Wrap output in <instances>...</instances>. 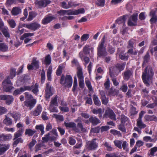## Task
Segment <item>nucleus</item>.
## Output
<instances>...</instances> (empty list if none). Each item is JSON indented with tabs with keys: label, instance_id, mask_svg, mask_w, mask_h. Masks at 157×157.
Listing matches in <instances>:
<instances>
[{
	"label": "nucleus",
	"instance_id": "obj_1",
	"mask_svg": "<svg viewBox=\"0 0 157 157\" xmlns=\"http://www.w3.org/2000/svg\"><path fill=\"white\" fill-rule=\"evenodd\" d=\"M16 69L12 68L10 71V75L5 79L2 82L3 89L4 91L10 92L13 88V84L10 80V79H13L16 76Z\"/></svg>",
	"mask_w": 157,
	"mask_h": 157
},
{
	"label": "nucleus",
	"instance_id": "obj_2",
	"mask_svg": "<svg viewBox=\"0 0 157 157\" xmlns=\"http://www.w3.org/2000/svg\"><path fill=\"white\" fill-rule=\"evenodd\" d=\"M154 74V73L151 67H148L145 69L142 74V78L144 82L147 86H149L148 81L150 78L152 77Z\"/></svg>",
	"mask_w": 157,
	"mask_h": 157
},
{
	"label": "nucleus",
	"instance_id": "obj_3",
	"mask_svg": "<svg viewBox=\"0 0 157 157\" xmlns=\"http://www.w3.org/2000/svg\"><path fill=\"white\" fill-rule=\"evenodd\" d=\"M85 10L83 8H79L78 10H63L59 11L58 13L61 15H77L80 14L84 13Z\"/></svg>",
	"mask_w": 157,
	"mask_h": 157
},
{
	"label": "nucleus",
	"instance_id": "obj_4",
	"mask_svg": "<svg viewBox=\"0 0 157 157\" xmlns=\"http://www.w3.org/2000/svg\"><path fill=\"white\" fill-rule=\"evenodd\" d=\"M105 36H104L101 40L97 48L98 55L100 57H104L107 55L105 47L104 46L105 42Z\"/></svg>",
	"mask_w": 157,
	"mask_h": 157
},
{
	"label": "nucleus",
	"instance_id": "obj_5",
	"mask_svg": "<svg viewBox=\"0 0 157 157\" xmlns=\"http://www.w3.org/2000/svg\"><path fill=\"white\" fill-rule=\"evenodd\" d=\"M125 65V63L117 64L115 67L110 68L109 71L110 76L111 77H113V73H115L117 76L118 73L124 69Z\"/></svg>",
	"mask_w": 157,
	"mask_h": 157
},
{
	"label": "nucleus",
	"instance_id": "obj_6",
	"mask_svg": "<svg viewBox=\"0 0 157 157\" xmlns=\"http://www.w3.org/2000/svg\"><path fill=\"white\" fill-rule=\"evenodd\" d=\"M50 2V0H36L35 3L39 8H42L46 7Z\"/></svg>",
	"mask_w": 157,
	"mask_h": 157
},
{
	"label": "nucleus",
	"instance_id": "obj_7",
	"mask_svg": "<svg viewBox=\"0 0 157 157\" xmlns=\"http://www.w3.org/2000/svg\"><path fill=\"white\" fill-rule=\"evenodd\" d=\"M105 117H109L113 120L116 121L117 120L115 114L111 109H109L106 110L105 112Z\"/></svg>",
	"mask_w": 157,
	"mask_h": 157
},
{
	"label": "nucleus",
	"instance_id": "obj_8",
	"mask_svg": "<svg viewBox=\"0 0 157 157\" xmlns=\"http://www.w3.org/2000/svg\"><path fill=\"white\" fill-rule=\"evenodd\" d=\"M137 14H133L129 18L128 22V25L130 26H133L136 25L137 20Z\"/></svg>",
	"mask_w": 157,
	"mask_h": 157
},
{
	"label": "nucleus",
	"instance_id": "obj_9",
	"mask_svg": "<svg viewBox=\"0 0 157 157\" xmlns=\"http://www.w3.org/2000/svg\"><path fill=\"white\" fill-rule=\"evenodd\" d=\"M13 98L12 96L10 95H1V100L6 101V103L8 105H10L13 101Z\"/></svg>",
	"mask_w": 157,
	"mask_h": 157
},
{
	"label": "nucleus",
	"instance_id": "obj_10",
	"mask_svg": "<svg viewBox=\"0 0 157 157\" xmlns=\"http://www.w3.org/2000/svg\"><path fill=\"white\" fill-rule=\"evenodd\" d=\"M36 102V100L33 99L31 100H27L25 101H24V104L26 106L29 107L30 109H31L34 107Z\"/></svg>",
	"mask_w": 157,
	"mask_h": 157
},
{
	"label": "nucleus",
	"instance_id": "obj_11",
	"mask_svg": "<svg viewBox=\"0 0 157 157\" xmlns=\"http://www.w3.org/2000/svg\"><path fill=\"white\" fill-rule=\"evenodd\" d=\"M86 122L87 124L91 123L93 125H95L100 123V121L97 117L91 116L88 120L86 121Z\"/></svg>",
	"mask_w": 157,
	"mask_h": 157
},
{
	"label": "nucleus",
	"instance_id": "obj_12",
	"mask_svg": "<svg viewBox=\"0 0 157 157\" xmlns=\"http://www.w3.org/2000/svg\"><path fill=\"white\" fill-rule=\"evenodd\" d=\"M97 144L94 140L88 142L86 144L87 148L89 150L95 149L97 148Z\"/></svg>",
	"mask_w": 157,
	"mask_h": 157
},
{
	"label": "nucleus",
	"instance_id": "obj_13",
	"mask_svg": "<svg viewBox=\"0 0 157 157\" xmlns=\"http://www.w3.org/2000/svg\"><path fill=\"white\" fill-rule=\"evenodd\" d=\"M65 125L67 128H72L75 132H78L79 130L77 127L76 124L73 122H64Z\"/></svg>",
	"mask_w": 157,
	"mask_h": 157
},
{
	"label": "nucleus",
	"instance_id": "obj_14",
	"mask_svg": "<svg viewBox=\"0 0 157 157\" xmlns=\"http://www.w3.org/2000/svg\"><path fill=\"white\" fill-rule=\"evenodd\" d=\"M72 84V78L70 75H67L65 79V86L68 88L71 87Z\"/></svg>",
	"mask_w": 157,
	"mask_h": 157
},
{
	"label": "nucleus",
	"instance_id": "obj_15",
	"mask_svg": "<svg viewBox=\"0 0 157 157\" xmlns=\"http://www.w3.org/2000/svg\"><path fill=\"white\" fill-rule=\"evenodd\" d=\"M45 92L46 98L47 99H48L53 94L51 91V86L50 85V82L47 83Z\"/></svg>",
	"mask_w": 157,
	"mask_h": 157
},
{
	"label": "nucleus",
	"instance_id": "obj_16",
	"mask_svg": "<svg viewBox=\"0 0 157 157\" xmlns=\"http://www.w3.org/2000/svg\"><path fill=\"white\" fill-rule=\"evenodd\" d=\"M40 25L37 22L29 23V29L35 31L40 27Z\"/></svg>",
	"mask_w": 157,
	"mask_h": 157
},
{
	"label": "nucleus",
	"instance_id": "obj_17",
	"mask_svg": "<svg viewBox=\"0 0 157 157\" xmlns=\"http://www.w3.org/2000/svg\"><path fill=\"white\" fill-rule=\"evenodd\" d=\"M10 145L9 144H0V155L4 154L10 148Z\"/></svg>",
	"mask_w": 157,
	"mask_h": 157
},
{
	"label": "nucleus",
	"instance_id": "obj_18",
	"mask_svg": "<svg viewBox=\"0 0 157 157\" xmlns=\"http://www.w3.org/2000/svg\"><path fill=\"white\" fill-rule=\"evenodd\" d=\"M55 18V17L54 16H48L45 17L42 20V23L44 25L47 24Z\"/></svg>",
	"mask_w": 157,
	"mask_h": 157
},
{
	"label": "nucleus",
	"instance_id": "obj_19",
	"mask_svg": "<svg viewBox=\"0 0 157 157\" xmlns=\"http://www.w3.org/2000/svg\"><path fill=\"white\" fill-rule=\"evenodd\" d=\"M83 51L85 55L89 54L90 51H91L92 53H93L94 48L90 46L89 45H86L84 47Z\"/></svg>",
	"mask_w": 157,
	"mask_h": 157
},
{
	"label": "nucleus",
	"instance_id": "obj_20",
	"mask_svg": "<svg viewBox=\"0 0 157 157\" xmlns=\"http://www.w3.org/2000/svg\"><path fill=\"white\" fill-rule=\"evenodd\" d=\"M42 111L41 105H39L37 106L33 112V115L34 116H37L40 114Z\"/></svg>",
	"mask_w": 157,
	"mask_h": 157
},
{
	"label": "nucleus",
	"instance_id": "obj_21",
	"mask_svg": "<svg viewBox=\"0 0 157 157\" xmlns=\"http://www.w3.org/2000/svg\"><path fill=\"white\" fill-rule=\"evenodd\" d=\"M144 118L146 121H157V117L154 115L150 116L146 115L145 116Z\"/></svg>",
	"mask_w": 157,
	"mask_h": 157
},
{
	"label": "nucleus",
	"instance_id": "obj_22",
	"mask_svg": "<svg viewBox=\"0 0 157 157\" xmlns=\"http://www.w3.org/2000/svg\"><path fill=\"white\" fill-rule=\"evenodd\" d=\"M0 30L2 31L5 37L7 38H9L10 37V34L9 32V30L7 26L6 27H4Z\"/></svg>",
	"mask_w": 157,
	"mask_h": 157
},
{
	"label": "nucleus",
	"instance_id": "obj_23",
	"mask_svg": "<svg viewBox=\"0 0 157 157\" xmlns=\"http://www.w3.org/2000/svg\"><path fill=\"white\" fill-rule=\"evenodd\" d=\"M21 9L18 7H15L13 8L11 11V13L13 15L16 16L21 13Z\"/></svg>",
	"mask_w": 157,
	"mask_h": 157
},
{
	"label": "nucleus",
	"instance_id": "obj_24",
	"mask_svg": "<svg viewBox=\"0 0 157 157\" xmlns=\"http://www.w3.org/2000/svg\"><path fill=\"white\" fill-rule=\"evenodd\" d=\"M150 15L151 16V18L150 19L151 23H155L157 20V16L155 15V12L151 11L150 13Z\"/></svg>",
	"mask_w": 157,
	"mask_h": 157
},
{
	"label": "nucleus",
	"instance_id": "obj_25",
	"mask_svg": "<svg viewBox=\"0 0 157 157\" xmlns=\"http://www.w3.org/2000/svg\"><path fill=\"white\" fill-rule=\"evenodd\" d=\"M136 125L140 129H142L146 127V125L142 121V120L137 119V120Z\"/></svg>",
	"mask_w": 157,
	"mask_h": 157
},
{
	"label": "nucleus",
	"instance_id": "obj_26",
	"mask_svg": "<svg viewBox=\"0 0 157 157\" xmlns=\"http://www.w3.org/2000/svg\"><path fill=\"white\" fill-rule=\"evenodd\" d=\"M57 99L58 97L57 96H56L54 98H52L51 101L50 102L49 105L58 106V105L57 101Z\"/></svg>",
	"mask_w": 157,
	"mask_h": 157
},
{
	"label": "nucleus",
	"instance_id": "obj_27",
	"mask_svg": "<svg viewBox=\"0 0 157 157\" xmlns=\"http://www.w3.org/2000/svg\"><path fill=\"white\" fill-rule=\"evenodd\" d=\"M126 15H124L120 17L116 20V23L118 24H124L126 20Z\"/></svg>",
	"mask_w": 157,
	"mask_h": 157
},
{
	"label": "nucleus",
	"instance_id": "obj_28",
	"mask_svg": "<svg viewBox=\"0 0 157 157\" xmlns=\"http://www.w3.org/2000/svg\"><path fill=\"white\" fill-rule=\"evenodd\" d=\"M37 15V13L35 12L32 11L29 12L28 18L27 19V21H31L33 18L36 16Z\"/></svg>",
	"mask_w": 157,
	"mask_h": 157
},
{
	"label": "nucleus",
	"instance_id": "obj_29",
	"mask_svg": "<svg viewBox=\"0 0 157 157\" xmlns=\"http://www.w3.org/2000/svg\"><path fill=\"white\" fill-rule=\"evenodd\" d=\"M51 57L50 55H48L45 57L44 62L45 64L47 66L50 64L51 62Z\"/></svg>",
	"mask_w": 157,
	"mask_h": 157
},
{
	"label": "nucleus",
	"instance_id": "obj_30",
	"mask_svg": "<svg viewBox=\"0 0 157 157\" xmlns=\"http://www.w3.org/2000/svg\"><path fill=\"white\" fill-rule=\"evenodd\" d=\"M8 49V46L5 43L0 44V52H5L7 51Z\"/></svg>",
	"mask_w": 157,
	"mask_h": 157
},
{
	"label": "nucleus",
	"instance_id": "obj_31",
	"mask_svg": "<svg viewBox=\"0 0 157 157\" xmlns=\"http://www.w3.org/2000/svg\"><path fill=\"white\" fill-rule=\"evenodd\" d=\"M3 123L6 125H10L12 124V121L11 119L6 116L3 120Z\"/></svg>",
	"mask_w": 157,
	"mask_h": 157
},
{
	"label": "nucleus",
	"instance_id": "obj_32",
	"mask_svg": "<svg viewBox=\"0 0 157 157\" xmlns=\"http://www.w3.org/2000/svg\"><path fill=\"white\" fill-rule=\"evenodd\" d=\"M39 61L36 60V58H33L32 61V64L34 68L37 69L39 67Z\"/></svg>",
	"mask_w": 157,
	"mask_h": 157
},
{
	"label": "nucleus",
	"instance_id": "obj_33",
	"mask_svg": "<svg viewBox=\"0 0 157 157\" xmlns=\"http://www.w3.org/2000/svg\"><path fill=\"white\" fill-rule=\"evenodd\" d=\"M61 105L62 106H60L59 107V109L63 112H68L69 111V108H68L67 106V104L65 103V104H63V102H62L61 103Z\"/></svg>",
	"mask_w": 157,
	"mask_h": 157
},
{
	"label": "nucleus",
	"instance_id": "obj_34",
	"mask_svg": "<svg viewBox=\"0 0 157 157\" xmlns=\"http://www.w3.org/2000/svg\"><path fill=\"white\" fill-rule=\"evenodd\" d=\"M35 128L37 130H40L41 135H42L44 134V127L43 124H40L39 125H36L35 127Z\"/></svg>",
	"mask_w": 157,
	"mask_h": 157
},
{
	"label": "nucleus",
	"instance_id": "obj_35",
	"mask_svg": "<svg viewBox=\"0 0 157 157\" xmlns=\"http://www.w3.org/2000/svg\"><path fill=\"white\" fill-rule=\"evenodd\" d=\"M93 101L95 105L98 106L100 105L101 102L97 96L96 95H94L93 96Z\"/></svg>",
	"mask_w": 157,
	"mask_h": 157
},
{
	"label": "nucleus",
	"instance_id": "obj_36",
	"mask_svg": "<svg viewBox=\"0 0 157 157\" xmlns=\"http://www.w3.org/2000/svg\"><path fill=\"white\" fill-rule=\"evenodd\" d=\"M143 140L144 141L146 142H155L156 141L157 139L153 140L150 136H146L143 137Z\"/></svg>",
	"mask_w": 157,
	"mask_h": 157
},
{
	"label": "nucleus",
	"instance_id": "obj_37",
	"mask_svg": "<svg viewBox=\"0 0 157 157\" xmlns=\"http://www.w3.org/2000/svg\"><path fill=\"white\" fill-rule=\"evenodd\" d=\"M52 72V68L51 67L49 66L47 72V77L48 80L51 81L52 79L51 74Z\"/></svg>",
	"mask_w": 157,
	"mask_h": 157
},
{
	"label": "nucleus",
	"instance_id": "obj_38",
	"mask_svg": "<svg viewBox=\"0 0 157 157\" xmlns=\"http://www.w3.org/2000/svg\"><path fill=\"white\" fill-rule=\"evenodd\" d=\"M10 115L14 119L15 121L19 120L20 119V115L18 113L13 112L10 113Z\"/></svg>",
	"mask_w": 157,
	"mask_h": 157
},
{
	"label": "nucleus",
	"instance_id": "obj_39",
	"mask_svg": "<svg viewBox=\"0 0 157 157\" xmlns=\"http://www.w3.org/2000/svg\"><path fill=\"white\" fill-rule=\"evenodd\" d=\"M23 133V130L22 129H19L17 132L14 133V138L13 140H15V139L21 136Z\"/></svg>",
	"mask_w": 157,
	"mask_h": 157
},
{
	"label": "nucleus",
	"instance_id": "obj_40",
	"mask_svg": "<svg viewBox=\"0 0 157 157\" xmlns=\"http://www.w3.org/2000/svg\"><path fill=\"white\" fill-rule=\"evenodd\" d=\"M77 75L78 78V80H84V77L82 69H79L77 72Z\"/></svg>",
	"mask_w": 157,
	"mask_h": 157
},
{
	"label": "nucleus",
	"instance_id": "obj_41",
	"mask_svg": "<svg viewBox=\"0 0 157 157\" xmlns=\"http://www.w3.org/2000/svg\"><path fill=\"white\" fill-rule=\"evenodd\" d=\"M122 140H115L113 141V143H114V144L115 145L119 148V149H121L122 148Z\"/></svg>",
	"mask_w": 157,
	"mask_h": 157
},
{
	"label": "nucleus",
	"instance_id": "obj_42",
	"mask_svg": "<svg viewBox=\"0 0 157 157\" xmlns=\"http://www.w3.org/2000/svg\"><path fill=\"white\" fill-rule=\"evenodd\" d=\"M38 84L36 83L35 85H33L31 86L32 92L35 94H36L38 91Z\"/></svg>",
	"mask_w": 157,
	"mask_h": 157
},
{
	"label": "nucleus",
	"instance_id": "obj_43",
	"mask_svg": "<svg viewBox=\"0 0 157 157\" xmlns=\"http://www.w3.org/2000/svg\"><path fill=\"white\" fill-rule=\"evenodd\" d=\"M132 73L130 71H127L124 73V79L128 80L132 75Z\"/></svg>",
	"mask_w": 157,
	"mask_h": 157
},
{
	"label": "nucleus",
	"instance_id": "obj_44",
	"mask_svg": "<svg viewBox=\"0 0 157 157\" xmlns=\"http://www.w3.org/2000/svg\"><path fill=\"white\" fill-rule=\"evenodd\" d=\"M55 106L52 105H49L48 110L51 112L58 113L59 110L58 108L55 107Z\"/></svg>",
	"mask_w": 157,
	"mask_h": 157
},
{
	"label": "nucleus",
	"instance_id": "obj_45",
	"mask_svg": "<svg viewBox=\"0 0 157 157\" xmlns=\"http://www.w3.org/2000/svg\"><path fill=\"white\" fill-rule=\"evenodd\" d=\"M8 22L10 26L12 28H14L16 25L15 21L13 19H9L8 20Z\"/></svg>",
	"mask_w": 157,
	"mask_h": 157
},
{
	"label": "nucleus",
	"instance_id": "obj_46",
	"mask_svg": "<svg viewBox=\"0 0 157 157\" xmlns=\"http://www.w3.org/2000/svg\"><path fill=\"white\" fill-rule=\"evenodd\" d=\"M35 131L31 129H27L26 130L25 134V135H28L29 136H33L35 132Z\"/></svg>",
	"mask_w": 157,
	"mask_h": 157
},
{
	"label": "nucleus",
	"instance_id": "obj_47",
	"mask_svg": "<svg viewBox=\"0 0 157 157\" xmlns=\"http://www.w3.org/2000/svg\"><path fill=\"white\" fill-rule=\"evenodd\" d=\"M104 145L106 147L107 151H112L113 150V148L111 146V145L109 143L105 142L104 143Z\"/></svg>",
	"mask_w": 157,
	"mask_h": 157
},
{
	"label": "nucleus",
	"instance_id": "obj_48",
	"mask_svg": "<svg viewBox=\"0 0 157 157\" xmlns=\"http://www.w3.org/2000/svg\"><path fill=\"white\" fill-rule=\"evenodd\" d=\"M126 54L121 53V54H117V56L119 55V57L120 59L123 60H127L128 59V56L126 55Z\"/></svg>",
	"mask_w": 157,
	"mask_h": 157
},
{
	"label": "nucleus",
	"instance_id": "obj_49",
	"mask_svg": "<svg viewBox=\"0 0 157 157\" xmlns=\"http://www.w3.org/2000/svg\"><path fill=\"white\" fill-rule=\"evenodd\" d=\"M15 140L13 144L14 146H16L19 143H22L23 142V140L21 138H18Z\"/></svg>",
	"mask_w": 157,
	"mask_h": 157
},
{
	"label": "nucleus",
	"instance_id": "obj_50",
	"mask_svg": "<svg viewBox=\"0 0 157 157\" xmlns=\"http://www.w3.org/2000/svg\"><path fill=\"white\" fill-rule=\"evenodd\" d=\"M50 133L45 135L44 137L42 138V140L43 141V143L44 142H47L48 140H50L49 137Z\"/></svg>",
	"mask_w": 157,
	"mask_h": 157
},
{
	"label": "nucleus",
	"instance_id": "obj_51",
	"mask_svg": "<svg viewBox=\"0 0 157 157\" xmlns=\"http://www.w3.org/2000/svg\"><path fill=\"white\" fill-rule=\"evenodd\" d=\"M23 88L22 87L20 88L19 89H17L15 90L13 92V95H17L18 94H20L24 92L23 90Z\"/></svg>",
	"mask_w": 157,
	"mask_h": 157
},
{
	"label": "nucleus",
	"instance_id": "obj_52",
	"mask_svg": "<svg viewBox=\"0 0 157 157\" xmlns=\"http://www.w3.org/2000/svg\"><path fill=\"white\" fill-rule=\"evenodd\" d=\"M75 121L76 122H78V127L81 129L82 131H84V129L83 128L81 121L79 119V118L76 119Z\"/></svg>",
	"mask_w": 157,
	"mask_h": 157
},
{
	"label": "nucleus",
	"instance_id": "obj_53",
	"mask_svg": "<svg viewBox=\"0 0 157 157\" xmlns=\"http://www.w3.org/2000/svg\"><path fill=\"white\" fill-rule=\"evenodd\" d=\"M136 41L135 40L131 39L128 42L127 48H128L133 47V44L135 43Z\"/></svg>",
	"mask_w": 157,
	"mask_h": 157
},
{
	"label": "nucleus",
	"instance_id": "obj_54",
	"mask_svg": "<svg viewBox=\"0 0 157 157\" xmlns=\"http://www.w3.org/2000/svg\"><path fill=\"white\" fill-rule=\"evenodd\" d=\"M53 117H55L56 119L62 121L63 120V116L61 115H58L56 114H54Z\"/></svg>",
	"mask_w": 157,
	"mask_h": 157
},
{
	"label": "nucleus",
	"instance_id": "obj_55",
	"mask_svg": "<svg viewBox=\"0 0 157 157\" xmlns=\"http://www.w3.org/2000/svg\"><path fill=\"white\" fill-rule=\"evenodd\" d=\"M138 51L136 50H134L132 48H131L128 50L127 53L132 55H136L137 54Z\"/></svg>",
	"mask_w": 157,
	"mask_h": 157
},
{
	"label": "nucleus",
	"instance_id": "obj_56",
	"mask_svg": "<svg viewBox=\"0 0 157 157\" xmlns=\"http://www.w3.org/2000/svg\"><path fill=\"white\" fill-rule=\"evenodd\" d=\"M150 155L151 156H153L155 153L157 151V147H155L151 149L149 151Z\"/></svg>",
	"mask_w": 157,
	"mask_h": 157
},
{
	"label": "nucleus",
	"instance_id": "obj_57",
	"mask_svg": "<svg viewBox=\"0 0 157 157\" xmlns=\"http://www.w3.org/2000/svg\"><path fill=\"white\" fill-rule=\"evenodd\" d=\"M77 86V79L76 77H74V84L72 90L73 91L75 90Z\"/></svg>",
	"mask_w": 157,
	"mask_h": 157
},
{
	"label": "nucleus",
	"instance_id": "obj_58",
	"mask_svg": "<svg viewBox=\"0 0 157 157\" xmlns=\"http://www.w3.org/2000/svg\"><path fill=\"white\" fill-rule=\"evenodd\" d=\"M7 112V109L5 107L0 106V115L5 114Z\"/></svg>",
	"mask_w": 157,
	"mask_h": 157
},
{
	"label": "nucleus",
	"instance_id": "obj_59",
	"mask_svg": "<svg viewBox=\"0 0 157 157\" xmlns=\"http://www.w3.org/2000/svg\"><path fill=\"white\" fill-rule=\"evenodd\" d=\"M45 79V73L44 70H42L41 74V81L42 83L44 82Z\"/></svg>",
	"mask_w": 157,
	"mask_h": 157
},
{
	"label": "nucleus",
	"instance_id": "obj_60",
	"mask_svg": "<svg viewBox=\"0 0 157 157\" xmlns=\"http://www.w3.org/2000/svg\"><path fill=\"white\" fill-rule=\"evenodd\" d=\"M21 28H19L18 25L17 28V30L16 31V33L19 35L22 34L24 32L25 29H21Z\"/></svg>",
	"mask_w": 157,
	"mask_h": 157
},
{
	"label": "nucleus",
	"instance_id": "obj_61",
	"mask_svg": "<svg viewBox=\"0 0 157 157\" xmlns=\"http://www.w3.org/2000/svg\"><path fill=\"white\" fill-rule=\"evenodd\" d=\"M63 67L62 65H60L58 67V69L56 71V74L57 75H60L62 73Z\"/></svg>",
	"mask_w": 157,
	"mask_h": 157
},
{
	"label": "nucleus",
	"instance_id": "obj_62",
	"mask_svg": "<svg viewBox=\"0 0 157 157\" xmlns=\"http://www.w3.org/2000/svg\"><path fill=\"white\" fill-rule=\"evenodd\" d=\"M89 35L87 34H85L82 35L81 38L82 41H86L89 38Z\"/></svg>",
	"mask_w": 157,
	"mask_h": 157
},
{
	"label": "nucleus",
	"instance_id": "obj_63",
	"mask_svg": "<svg viewBox=\"0 0 157 157\" xmlns=\"http://www.w3.org/2000/svg\"><path fill=\"white\" fill-rule=\"evenodd\" d=\"M105 3V0H97L96 4L99 6H103Z\"/></svg>",
	"mask_w": 157,
	"mask_h": 157
},
{
	"label": "nucleus",
	"instance_id": "obj_64",
	"mask_svg": "<svg viewBox=\"0 0 157 157\" xmlns=\"http://www.w3.org/2000/svg\"><path fill=\"white\" fill-rule=\"evenodd\" d=\"M122 147L123 149L124 150H126L127 151H128V149L127 148L128 144L126 141H124L122 142Z\"/></svg>",
	"mask_w": 157,
	"mask_h": 157
}]
</instances>
